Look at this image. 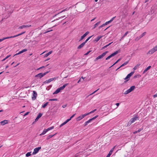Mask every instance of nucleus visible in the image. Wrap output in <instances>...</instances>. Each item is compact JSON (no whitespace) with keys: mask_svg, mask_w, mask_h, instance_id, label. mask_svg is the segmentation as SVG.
<instances>
[{"mask_svg":"<svg viewBox=\"0 0 157 157\" xmlns=\"http://www.w3.org/2000/svg\"><path fill=\"white\" fill-rule=\"evenodd\" d=\"M8 123V121L7 120H5L0 122L1 124L2 125H4L5 124Z\"/></svg>","mask_w":157,"mask_h":157,"instance_id":"16","label":"nucleus"},{"mask_svg":"<svg viewBox=\"0 0 157 157\" xmlns=\"http://www.w3.org/2000/svg\"><path fill=\"white\" fill-rule=\"evenodd\" d=\"M31 26V25H23L21 26H20L18 28L19 29H22L23 28H25L26 27H29Z\"/></svg>","mask_w":157,"mask_h":157,"instance_id":"15","label":"nucleus"},{"mask_svg":"<svg viewBox=\"0 0 157 157\" xmlns=\"http://www.w3.org/2000/svg\"><path fill=\"white\" fill-rule=\"evenodd\" d=\"M27 51V50L26 49H24L20 51L17 54H16L15 55H18L20 54L21 53H23L24 52H25Z\"/></svg>","mask_w":157,"mask_h":157,"instance_id":"18","label":"nucleus"},{"mask_svg":"<svg viewBox=\"0 0 157 157\" xmlns=\"http://www.w3.org/2000/svg\"><path fill=\"white\" fill-rule=\"evenodd\" d=\"M52 30H48V31H46V32H44V33H48V32H51V31H52Z\"/></svg>","mask_w":157,"mask_h":157,"instance_id":"49","label":"nucleus"},{"mask_svg":"<svg viewBox=\"0 0 157 157\" xmlns=\"http://www.w3.org/2000/svg\"><path fill=\"white\" fill-rule=\"evenodd\" d=\"M115 17H113L112 18H111V20H109L110 21V22H111L114 19V18H115Z\"/></svg>","mask_w":157,"mask_h":157,"instance_id":"44","label":"nucleus"},{"mask_svg":"<svg viewBox=\"0 0 157 157\" xmlns=\"http://www.w3.org/2000/svg\"><path fill=\"white\" fill-rule=\"evenodd\" d=\"M92 36H91L88 37L84 42L86 44L87 42V41H88V40Z\"/></svg>","mask_w":157,"mask_h":157,"instance_id":"35","label":"nucleus"},{"mask_svg":"<svg viewBox=\"0 0 157 157\" xmlns=\"http://www.w3.org/2000/svg\"><path fill=\"white\" fill-rule=\"evenodd\" d=\"M33 94L32 97V99L33 100H34L36 98L37 94L35 91H33Z\"/></svg>","mask_w":157,"mask_h":157,"instance_id":"10","label":"nucleus"},{"mask_svg":"<svg viewBox=\"0 0 157 157\" xmlns=\"http://www.w3.org/2000/svg\"><path fill=\"white\" fill-rule=\"evenodd\" d=\"M128 33V31H127V32H126L125 33V34L122 37L121 39L120 40H123V38H124V37H125L126 36V35Z\"/></svg>","mask_w":157,"mask_h":157,"instance_id":"27","label":"nucleus"},{"mask_svg":"<svg viewBox=\"0 0 157 157\" xmlns=\"http://www.w3.org/2000/svg\"><path fill=\"white\" fill-rule=\"evenodd\" d=\"M90 52H91L90 51H89L86 53H85V55H88L89 54V53H90Z\"/></svg>","mask_w":157,"mask_h":157,"instance_id":"47","label":"nucleus"},{"mask_svg":"<svg viewBox=\"0 0 157 157\" xmlns=\"http://www.w3.org/2000/svg\"><path fill=\"white\" fill-rule=\"evenodd\" d=\"M137 66H135L134 68H133V69L134 70H136L137 69Z\"/></svg>","mask_w":157,"mask_h":157,"instance_id":"48","label":"nucleus"},{"mask_svg":"<svg viewBox=\"0 0 157 157\" xmlns=\"http://www.w3.org/2000/svg\"><path fill=\"white\" fill-rule=\"evenodd\" d=\"M48 72H49V71H46V72H44V73H43V74L44 76L46 74H47V73H48Z\"/></svg>","mask_w":157,"mask_h":157,"instance_id":"45","label":"nucleus"},{"mask_svg":"<svg viewBox=\"0 0 157 157\" xmlns=\"http://www.w3.org/2000/svg\"><path fill=\"white\" fill-rule=\"evenodd\" d=\"M143 129V128H141L138 130L137 131H136L133 132V133L134 134H136L137 132H140Z\"/></svg>","mask_w":157,"mask_h":157,"instance_id":"30","label":"nucleus"},{"mask_svg":"<svg viewBox=\"0 0 157 157\" xmlns=\"http://www.w3.org/2000/svg\"><path fill=\"white\" fill-rule=\"evenodd\" d=\"M81 81V78H80L79 80L78 81V83H79Z\"/></svg>","mask_w":157,"mask_h":157,"instance_id":"62","label":"nucleus"},{"mask_svg":"<svg viewBox=\"0 0 157 157\" xmlns=\"http://www.w3.org/2000/svg\"><path fill=\"white\" fill-rule=\"evenodd\" d=\"M75 114H73L70 117V118H73L75 116Z\"/></svg>","mask_w":157,"mask_h":157,"instance_id":"56","label":"nucleus"},{"mask_svg":"<svg viewBox=\"0 0 157 157\" xmlns=\"http://www.w3.org/2000/svg\"><path fill=\"white\" fill-rule=\"evenodd\" d=\"M115 147V146H114L113 148L110 151V152H111L112 153L113 152V150H114V148Z\"/></svg>","mask_w":157,"mask_h":157,"instance_id":"43","label":"nucleus"},{"mask_svg":"<svg viewBox=\"0 0 157 157\" xmlns=\"http://www.w3.org/2000/svg\"><path fill=\"white\" fill-rule=\"evenodd\" d=\"M54 128V126H52L51 127H49V128H48L46 129L47 130V132H48L49 131H50L51 130L53 129Z\"/></svg>","mask_w":157,"mask_h":157,"instance_id":"31","label":"nucleus"},{"mask_svg":"<svg viewBox=\"0 0 157 157\" xmlns=\"http://www.w3.org/2000/svg\"><path fill=\"white\" fill-rule=\"evenodd\" d=\"M136 118H131L128 121L127 124V126H130L132 123L134 122L136 120Z\"/></svg>","mask_w":157,"mask_h":157,"instance_id":"7","label":"nucleus"},{"mask_svg":"<svg viewBox=\"0 0 157 157\" xmlns=\"http://www.w3.org/2000/svg\"><path fill=\"white\" fill-rule=\"evenodd\" d=\"M38 119H39V118H36V119H35V121L33 122L32 123V124H34L35 122H36L37 121H38Z\"/></svg>","mask_w":157,"mask_h":157,"instance_id":"41","label":"nucleus"},{"mask_svg":"<svg viewBox=\"0 0 157 157\" xmlns=\"http://www.w3.org/2000/svg\"><path fill=\"white\" fill-rule=\"evenodd\" d=\"M44 66H42V67H39V68H38V69H37V70H40V69H42V68H44Z\"/></svg>","mask_w":157,"mask_h":157,"instance_id":"46","label":"nucleus"},{"mask_svg":"<svg viewBox=\"0 0 157 157\" xmlns=\"http://www.w3.org/2000/svg\"><path fill=\"white\" fill-rule=\"evenodd\" d=\"M85 43L84 42L82 43L81 44L78 46V49H80L82 48L85 44Z\"/></svg>","mask_w":157,"mask_h":157,"instance_id":"19","label":"nucleus"},{"mask_svg":"<svg viewBox=\"0 0 157 157\" xmlns=\"http://www.w3.org/2000/svg\"><path fill=\"white\" fill-rule=\"evenodd\" d=\"M44 76L42 73H40L35 76V77L41 78Z\"/></svg>","mask_w":157,"mask_h":157,"instance_id":"12","label":"nucleus"},{"mask_svg":"<svg viewBox=\"0 0 157 157\" xmlns=\"http://www.w3.org/2000/svg\"><path fill=\"white\" fill-rule=\"evenodd\" d=\"M68 84H66L62 86H61L59 88H58L55 91L53 94H57L60 92L61 90H63L65 87L68 85Z\"/></svg>","mask_w":157,"mask_h":157,"instance_id":"1","label":"nucleus"},{"mask_svg":"<svg viewBox=\"0 0 157 157\" xmlns=\"http://www.w3.org/2000/svg\"><path fill=\"white\" fill-rule=\"evenodd\" d=\"M120 103H118L116 104V105L117 106V107L116 108H117V107L119 105Z\"/></svg>","mask_w":157,"mask_h":157,"instance_id":"50","label":"nucleus"},{"mask_svg":"<svg viewBox=\"0 0 157 157\" xmlns=\"http://www.w3.org/2000/svg\"><path fill=\"white\" fill-rule=\"evenodd\" d=\"M65 17V16H62V17H60L59 18V19H62V18H63Z\"/></svg>","mask_w":157,"mask_h":157,"instance_id":"60","label":"nucleus"},{"mask_svg":"<svg viewBox=\"0 0 157 157\" xmlns=\"http://www.w3.org/2000/svg\"><path fill=\"white\" fill-rule=\"evenodd\" d=\"M42 114L41 113H40L37 116L36 118H40L42 116Z\"/></svg>","mask_w":157,"mask_h":157,"instance_id":"38","label":"nucleus"},{"mask_svg":"<svg viewBox=\"0 0 157 157\" xmlns=\"http://www.w3.org/2000/svg\"><path fill=\"white\" fill-rule=\"evenodd\" d=\"M154 98L157 97V94H155L153 96Z\"/></svg>","mask_w":157,"mask_h":157,"instance_id":"55","label":"nucleus"},{"mask_svg":"<svg viewBox=\"0 0 157 157\" xmlns=\"http://www.w3.org/2000/svg\"><path fill=\"white\" fill-rule=\"evenodd\" d=\"M66 106V105H63V106H62V107L63 108H65Z\"/></svg>","mask_w":157,"mask_h":157,"instance_id":"61","label":"nucleus"},{"mask_svg":"<svg viewBox=\"0 0 157 157\" xmlns=\"http://www.w3.org/2000/svg\"><path fill=\"white\" fill-rule=\"evenodd\" d=\"M52 51H49L48 53L46 54L44 56V57H48L49 55L50 54H51L52 53Z\"/></svg>","mask_w":157,"mask_h":157,"instance_id":"22","label":"nucleus"},{"mask_svg":"<svg viewBox=\"0 0 157 157\" xmlns=\"http://www.w3.org/2000/svg\"><path fill=\"white\" fill-rule=\"evenodd\" d=\"M47 132L46 129H44L40 135V136H42L45 134Z\"/></svg>","mask_w":157,"mask_h":157,"instance_id":"26","label":"nucleus"},{"mask_svg":"<svg viewBox=\"0 0 157 157\" xmlns=\"http://www.w3.org/2000/svg\"><path fill=\"white\" fill-rule=\"evenodd\" d=\"M157 51V45L149 50L147 53V54L151 55Z\"/></svg>","mask_w":157,"mask_h":157,"instance_id":"2","label":"nucleus"},{"mask_svg":"<svg viewBox=\"0 0 157 157\" xmlns=\"http://www.w3.org/2000/svg\"><path fill=\"white\" fill-rule=\"evenodd\" d=\"M112 154V153L111 152L109 151L108 155L109 156H110V155Z\"/></svg>","mask_w":157,"mask_h":157,"instance_id":"52","label":"nucleus"},{"mask_svg":"<svg viewBox=\"0 0 157 157\" xmlns=\"http://www.w3.org/2000/svg\"><path fill=\"white\" fill-rule=\"evenodd\" d=\"M102 36H98L95 39L94 41L96 42H98Z\"/></svg>","mask_w":157,"mask_h":157,"instance_id":"21","label":"nucleus"},{"mask_svg":"<svg viewBox=\"0 0 157 157\" xmlns=\"http://www.w3.org/2000/svg\"><path fill=\"white\" fill-rule=\"evenodd\" d=\"M146 34V32H144L142 33L139 36L138 39H140L142 37L144 36Z\"/></svg>","mask_w":157,"mask_h":157,"instance_id":"20","label":"nucleus"},{"mask_svg":"<svg viewBox=\"0 0 157 157\" xmlns=\"http://www.w3.org/2000/svg\"><path fill=\"white\" fill-rule=\"evenodd\" d=\"M105 25H104V24H103L102 25H101L100 26H99V29H100V28H101L102 27H103Z\"/></svg>","mask_w":157,"mask_h":157,"instance_id":"42","label":"nucleus"},{"mask_svg":"<svg viewBox=\"0 0 157 157\" xmlns=\"http://www.w3.org/2000/svg\"><path fill=\"white\" fill-rule=\"evenodd\" d=\"M57 99L56 98L52 99H50L49 100V101H57Z\"/></svg>","mask_w":157,"mask_h":157,"instance_id":"39","label":"nucleus"},{"mask_svg":"<svg viewBox=\"0 0 157 157\" xmlns=\"http://www.w3.org/2000/svg\"><path fill=\"white\" fill-rule=\"evenodd\" d=\"M110 23V21H107L106 22H105L104 23V25H107V24H109V23Z\"/></svg>","mask_w":157,"mask_h":157,"instance_id":"40","label":"nucleus"},{"mask_svg":"<svg viewBox=\"0 0 157 157\" xmlns=\"http://www.w3.org/2000/svg\"><path fill=\"white\" fill-rule=\"evenodd\" d=\"M120 52L119 50H118L115 51V52L111 54L110 55L107 57L106 59H105L106 60H108L111 57H113L117 54Z\"/></svg>","mask_w":157,"mask_h":157,"instance_id":"6","label":"nucleus"},{"mask_svg":"<svg viewBox=\"0 0 157 157\" xmlns=\"http://www.w3.org/2000/svg\"><path fill=\"white\" fill-rule=\"evenodd\" d=\"M96 17H95L93 19H92L91 20V21H94L95 19H96Z\"/></svg>","mask_w":157,"mask_h":157,"instance_id":"59","label":"nucleus"},{"mask_svg":"<svg viewBox=\"0 0 157 157\" xmlns=\"http://www.w3.org/2000/svg\"><path fill=\"white\" fill-rule=\"evenodd\" d=\"M108 52L107 51L103 53L101 55L99 56L95 59L94 61H96L99 59L102 58L106 55Z\"/></svg>","mask_w":157,"mask_h":157,"instance_id":"4","label":"nucleus"},{"mask_svg":"<svg viewBox=\"0 0 157 157\" xmlns=\"http://www.w3.org/2000/svg\"><path fill=\"white\" fill-rule=\"evenodd\" d=\"M89 32L88 31L86 32L83 36H82L79 41H81L89 33Z\"/></svg>","mask_w":157,"mask_h":157,"instance_id":"14","label":"nucleus"},{"mask_svg":"<svg viewBox=\"0 0 157 157\" xmlns=\"http://www.w3.org/2000/svg\"><path fill=\"white\" fill-rule=\"evenodd\" d=\"M134 73V72H132L129 74L125 78V80H127V81H128L129 79V78L133 75Z\"/></svg>","mask_w":157,"mask_h":157,"instance_id":"8","label":"nucleus"},{"mask_svg":"<svg viewBox=\"0 0 157 157\" xmlns=\"http://www.w3.org/2000/svg\"><path fill=\"white\" fill-rule=\"evenodd\" d=\"M25 31H24V32H22V33H20L18 34L17 35H16L17 36H19L20 35H21L25 33Z\"/></svg>","mask_w":157,"mask_h":157,"instance_id":"36","label":"nucleus"},{"mask_svg":"<svg viewBox=\"0 0 157 157\" xmlns=\"http://www.w3.org/2000/svg\"><path fill=\"white\" fill-rule=\"evenodd\" d=\"M54 79V78H51L50 79H49L48 80H46L44 82V83H49L50 82L52 81H53Z\"/></svg>","mask_w":157,"mask_h":157,"instance_id":"17","label":"nucleus"},{"mask_svg":"<svg viewBox=\"0 0 157 157\" xmlns=\"http://www.w3.org/2000/svg\"><path fill=\"white\" fill-rule=\"evenodd\" d=\"M94 119V118H91L88 121H87L86 122H85V125H87L91 121Z\"/></svg>","mask_w":157,"mask_h":157,"instance_id":"23","label":"nucleus"},{"mask_svg":"<svg viewBox=\"0 0 157 157\" xmlns=\"http://www.w3.org/2000/svg\"><path fill=\"white\" fill-rule=\"evenodd\" d=\"M140 65V64H137L136 65V66H137V67H138Z\"/></svg>","mask_w":157,"mask_h":157,"instance_id":"64","label":"nucleus"},{"mask_svg":"<svg viewBox=\"0 0 157 157\" xmlns=\"http://www.w3.org/2000/svg\"><path fill=\"white\" fill-rule=\"evenodd\" d=\"M112 43V42L110 43L109 44H108L102 48V49H104V48H106V47H108V46L110 45Z\"/></svg>","mask_w":157,"mask_h":157,"instance_id":"32","label":"nucleus"},{"mask_svg":"<svg viewBox=\"0 0 157 157\" xmlns=\"http://www.w3.org/2000/svg\"><path fill=\"white\" fill-rule=\"evenodd\" d=\"M139 38V37H137L136 38V39H135V40H136V41H138V40H140V39H138Z\"/></svg>","mask_w":157,"mask_h":157,"instance_id":"54","label":"nucleus"},{"mask_svg":"<svg viewBox=\"0 0 157 157\" xmlns=\"http://www.w3.org/2000/svg\"><path fill=\"white\" fill-rule=\"evenodd\" d=\"M71 118H69L67 119L66 121H64V122H63V123L61 124L60 125V127H61L63 125L65 124H67L68 122H69L71 120Z\"/></svg>","mask_w":157,"mask_h":157,"instance_id":"13","label":"nucleus"},{"mask_svg":"<svg viewBox=\"0 0 157 157\" xmlns=\"http://www.w3.org/2000/svg\"><path fill=\"white\" fill-rule=\"evenodd\" d=\"M128 63V61H126L124 63L122 64L120 67H121L126 65H127Z\"/></svg>","mask_w":157,"mask_h":157,"instance_id":"29","label":"nucleus"},{"mask_svg":"<svg viewBox=\"0 0 157 157\" xmlns=\"http://www.w3.org/2000/svg\"><path fill=\"white\" fill-rule=\"evenodd\" d=\"M94 119V118H91L88 121H87L86 122H85V125H87L91 121Z\"/></svg>","mask_w":157,"mask_h":157,"instance_id":"24","label":"nucleus"},{"mask_svg":"<svg viewBox=\"0 0 157 157\" xmlns=\"http://www.w3.org/2000/svg\"><path fill=\"white\" fill-rule=\"evenodd\" d=\"M99 90V89H98L97 90H95L94 91L93 93H94V94L96 92H97L98 90Z\"/></svg>","mask_w":157,"mask_h":157,"instance_id":"57","label":"nucleus"},{"mask_svg":"<svg viewBox=\"0 0 157 157\" xmlns=\"http://www.w3.org/2000/svg\"><path fill=\"white\" fill-rule=\"evenodd\" d=\"M100 21H99L97 23H96L95 24H94V26L93 29H95L97 26L100 23Z\"/></svg>","mask_w":157,"mask_h":157,"instance_id":"25","label":"nucleus"},{"mask_svg":"<svg viewBox=\"0 0 157 157\" xmlns=\"http://www.w3.org/2000/svg\"><path fill=\"white\" fill-rule=\"evenodd\" d=\"M29 112H27L26 113H25L23 115L24 117H25L26 115H27L29 113Z\"/></svg>","mask_w":157,"mask_h":157,"instance_id":"51","label":"nucleus"},{"mask_svg":"<svg viewBox=\"0 0 157 157\" xmlns=\"http://www.w3.org/2000/svg\"><path fill=\"white\" fill-rule=\"evenodd\" d=\"M151 67V66L148 67L144 71L143 73H144L147 71Z\"/></svg>","mask_w":157,"mask_h":157,"instance_id":"28","label":"nucleus"},{"mask_svg":"<svg viewBox=\"0 0 157 157\" xmlns=\"http://www.w3.org/2000/svg\"><path fill=\"white\" fill-rule=\"evenodd\" d=\"M135 88V86H131L129 89L125 91L123 94L125 95L127 94L132 92L134 90Z\"/></svg>","mask_w":157,"mask_h":157,"instance_id":"3","label":"nucleus"},{"mask_svg":"<svg viewBox=\"0 0 157 157\" xmlns=\"http://www.w3.org/2000/svg\"><path fill=\"white\" fill-rule=\"evenodd\" d=\"M31 152H28L26 154V156L27 157H28L31 155Z\"/></svg>","mask_w":157,"mask_h":157,"instance_id":"34","label":"nucleus"},{"mask_svg":"<svg viewBox=\"0 0 157 157\" xmlns=\"http://www.w3.org/2000/svg\"><path fill=\"white\" fill-rule=\"evenodd\" d=\"M10 56V55H9L8 56H7L5 58L6 59H7V58H8Z\"/></svg>","mask_w":157,"mask_h":157,"instance_id":"53","label":"nucleus"},{"mask_svg":"<svg viewBox=\"0 0 157 157\" xmlns=\"http://www.w3.org/2000/svg\"><path fill=\"white\" fill-rule=\"evenodd\" d=\"M17 37V35H14V36H9V37H4V38H3L2 39H0V40H1V41L4 40L5 39H9V38H14V37Z\"/></svg>","mask_w":157,"mask_h":157,"instance_id":"11","label":"nucleus"},{"mask_svg":"<svg viewBox=\"0 0 157 157\" xmlns=\"http://www.w3.org/2000/svg\"><path fill=\"white\" fill-rule=\"evenodd\" d=\"M94 94V93L93 92L92 93L90 94L89 95H88V96L87 97H88L89 96H90V95H92V94Z\"/></svg>","mask_w":157,"mask_h":157,"instance_id":"58","label":"nucleus"},{"mask_svg":"<svg viewBox=\"0 0 157 157\" xmlns=\"http://www.w3.org/2000/svg\"><path fill=\"white\" fill-rule=\"evenodd\" d=\"M6 59L5 58H4L2 60V62L4 61L5 60H6Z\"/></svg>","mask_w":157,"mask_h":157,"instance_id":"63","label":"nucleus"},{"mask_svg":"<svg viewBox=\"0 0 157 157\" xmlns=\"http://www.w3.org/2000/svg\"><path fill=\"white\" fill-rule=\"evenodd\" d=\"M40 149L41 147H39L35 148L33 152V154L35 155L36 154Z\"/></svg>","mask_w":157,"mask_h":157,"instance_id":"9","label":"nucleus"},{"mask_svg":"<svg viewBox=\"0 0 157 157\" xmlns=\"http://www.w3.org/2000/svg\"><path fill=\"white\" fill-rule=\"evenodd\" d=\"M121 60V58H120L118 59L111 66V67H112L114 65H115V64L117 63L118 62H119L120 60Z\"/></svg>","mask_w":157,"mask_h":157,"instance_id":"33","label":"nucleus"},{"mask_svg":"<svg viewBox=\"0 0 157 157\" xmlns=\"http://www.w3.org/2000/svg\"><path fill=\"white\" fill-rule=\"evenodd\" d=\"M96 110V109H95L89 113H86L84 114H82L80 116H79L78 118H84L85 117H86V116L88 115H89L90 114L93 113Z\"/></svg>","mask_w":157,"mask_h":157,"instance_id":"5","label":"nucleus"},{"mask_svg":"<svg viewBox=\"0 0 157 157\" xmlns=\"http://www.w3.org/2000/svg\"><path fill=\"white\" fill-rule=\"evenodd\" d=\"M48 103V102L46 103L45 104H44L42 105V107L44 108H45L47 105Z\"/></svg>","mask_w":157,"mask_h":157,"instance_id":"37","label":"nucleus"}]
</instances>
